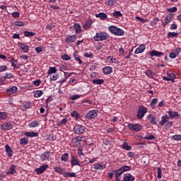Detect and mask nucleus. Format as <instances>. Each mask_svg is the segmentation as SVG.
Wrapping results in <instances>:
<instances>
[{"mask_svg": "<svg viewBox=\"0 0 181 181\" xmlns=\"http://www.w3.org/2000/svg\"><path fill=\"white\" fill-rule=\"evenodd\" d=\"M107 30L115 36H124L125 34V32L122 28H119L115 25H110Z\"/></svg>", "mask_w": 181, "mask_h": 181, "instance_id": "nucleus-1", "label": "nucleus"}, {"mask_svg": "<svg viewBox=\"0 0 181 181\" xmlns=\"http://www.w3.org/2000/svg\"><path fill=\"white\" fill-rule=\"evenodd\" d=\"M110 36L105 32H99L95 34V36L93 37V40L95 42H103L107 39H109Z\"/></svg>", "mask_w": 181, "mask_h": 181, "instance_id": "nucleus-2", "label": "nucleus"}, {"mask_svg": "<svg viewBox=\"0 0 181 181\" xmlns=\"http://www.w3.org/2000/svg\"><path fill=\"white\" fill-rule=\"evenodd\" d=\"M127 127L130 131L134 132H139L143 129V126L139 124H128Z\"/></svg>", "mask_w": 181, "mask_h": 181, "instance_id": "nucleus-3", "label": "nucleus"}, {"mask_svg": "<svg viewBox=\"0 0 181 181\" xmlns=\"http://www.w3.org/2000/svg\"><path fill=\"white\" fill-rule=\"evenodd\" d=\"M147 112H148L147 107H144V105H141L140 107H139L137 118L142 119Z\"/></svg>", "mask_w": 181, "mask_h": 181, "instance_id": "nucleus-4", "label": "nucleus"}, {"mask_svg": "<svg viewBox=\"0 0 181 181\" xmlns=\"http://www.w3.org/2000/svg\"><path fill=\"white\" fill-rule=\"evenodd\" d=\"M85 130H86L85 127L82 126L81 124H76L74 127V129H73V131H74L76 135H81L83 134Z\"/></svg>", "mask_w": 181, "mask_h": 181, "instance_id": "nucleus-5", "label": "nucleus"}, {"mask_svg": "<svg viewBox=\"0 0 181 181\" xmlns=\"http://www.w3.org/2000/svg\"><path fill=\"white\" fill-rule=\"evenodd\" d=\"M72 167L78 166L81 167V161L78 160V158L75 156V155L71 154V160H69Z\"/></svg>", "mask_w": 181, "mask_h": 181, "instance_id": "nucleus-6", "label": "nucleus"}, {"mask_svg": "<svg viewBox=\"0 0 181 181\" xmlns=\"http://www.w3.org/2000/svg\"><path fill=\"white\" fill-rule=\"evenodd\" d=\"M98 110H90L88 112L86 115V118L88 119H95L96 117H98Z\"/></svg>", "mask_w": 181, "mask_h": 181, "instance_id": "nucleus-7", "label": "nucleus"}, {"mask_svg": "<svg viewBox=\"0 0 181 181\" xmlns=\"http://www.w3.org/2000/svg\"><path fill=\"white\" fill-rule=\"evenodd\" d=\"M49 168V165L47 164H44L42 165H40V168H35V173H37V175H41L45 173Z\"/></svg>", "mask_w": 181, "mask_h": 181, "instance_id": "nucleus-8", "label": "nucleus"}, {"mask_svg": "<svg viewBox=\"0 0 181 181\" xmlns=\"http://www.w3.org/2000/svg\"><path fill=\"white\" fill-rule=\"evenodd\" d=\"M173 17V16L172 14L166 15L165 20H163L162 21L163 28H166L167 25L170 23Z\"/></svg>", "mask_w": 181, "mask_h": 181, "instance_id": "nucleus-9", "label": "nucleus"}, {"mask_svg": "<svg viewBox=\"0 0 181 181\" xmlns=\"http://www.w3.org/2000/svg\"><path fill=\"white\" fill-rule=\"evenodd\" d=\"M51 156V152L50 151H47L44 152L40 155V160L42 162H44L45 160H49V158Z\"/></svg>", "mask_w": 181, "mask_h": 181, "instance_id": "nucleus-10", "label": "nucleus"}, {"mask_svg": "<svg viewBox=\"0 0 181 181\" xmlns=\"http://www.w3.org/2000/svg\"><path fill=\"white\" fill-rule=\"evenodd\" d=\"M136 177L130 173L124 174L123 180L122 181H135Z\"/></svg>", "mask_w": 181, "mask_h": 181, "instance_id": "nucleus-11", "label": "nucleus"}, {"mask_svg": "<svg viewBox=\"0 0 181 181\" xmlns=\"http://www.w3.org/2000/svg\"><path fill=\"white\" fill-rule=\"evenodd\" d=\"M18 47H20V49H21V51H23V52H24V53H28L29 52V46L25 45L24 43L18 42Z\"/></svg>", "mask_w": 181, "mask_h": 181, "instance_id": "nucleus-12", "label": "nucleus"}, {"mask_svg": "<svg viewBox=\"0 0 181 181\" xmlns=\"http://www.w3.org/2000/svg\"><path fill=\"white\" fill-rule=\"evenodd\" d=\"M76 39H77V35H69L66 37L65 42L66 44H71V43H74Z\"/></svg>", "mask_w": 181, "mask_h": 181, "instance_id": "nucleus-13", "label": "nucleus"}, {"mask_svg": "<svg viewBox=\"0 0 181 181\" xmlns=\"http://www.w3.org/2000/svg\"><path fill=\"white\" fill-rule=\"evenodd\" d=\"M16 173V165H11L8 168V170L6 171V175H15Z\"/></svg>", "mask_w": 181, "mask_h": 181, "instance_id": "nucleus-14", "label": "nucleus"}, {"mask_svg": "<svg viewBox=\"0 0 181 181\" xmlns=\"http://www.w3.org/2000/svg\"><path fill=\"white\" fill-rule=\"evenodd\" d=\"M169 117L167 115L161 117V120L159 122V125L163 127L165 124L169 122Z\"/></svg>", "mask_w": 181, "mask_h": 181, "instance_id": "nucleus-15", "label": "nucleus"}, {"mask_svg": "<svg viewBox=\"0 0 181 181\" xmlns=\"http://www.w3.org/2000/svg\"><path fill=\"white\" fill-rule=\"evenodd\" d=\"M1 128L2 130L9 131L13 129V125L8 122H6V123L1 124Z\"/></svg>", "mask_w": 181, "mask_h": 181, "instance_id": "nucleus-16", "label": "nucleus"}, {"mask_svg": "<svg viewBox=\"0 0 181 181\" xmlns=\"http://www.w3.org/2000/svg\"><path fill=\"white\" fill-rule=\"evenodd\" d=\"M113 71L112 66H104L103 68V73L105 75L111 74Z\"/></svg>", "mask_w": 181, "mask_h": 181, "instance_id": "nucleus-17", "label": "nucleus"}, {"mask_svg": "<svg viewBox=\"0 0 181 181\" xmlns=\"http://www.w3.org/2000/svg\"><path fill=\"white\" fill-rule=\"evenodd\" d=\"M168 114L169 115L170 119H171L177 118L179 117V114L176 111L168 110Z\"/></svg>", "mask_w": 181, "mask_h": 181, "instance_id": "nucleus-18", "label": "nucleus"}, {"mask_svg": "<svg viewBox=\"0 0 181 181\" xmlns=\"http://www.w3.org/2000/svg\"><path fill=\"white\" fill-rule=\"evenodd\" d=\"M24 135H25V136H27L28 138H36V137L39 136V133H36L34 132H25Z\"/></svg>", "mask_w": 181, "mask_h": 181, "instance_id": "nucleus-19", "label": "nucleus"}, {"mask_svg": "<svg viewBox=\"0 0 181 181\" xmlns=\"http://www.w3.org/2000/svg\"><path fill=\"white\" fill-rule=\"evenodd\" d=\"M95 17L99 18L102 21H105L107 18H108V16L104 12H100L99 13L95 14Z\"/></svg>", "mask_w": 181, "mask_h": 181, "instance_id": "nucleus-20", "label": "nucleus"}, {"mask_svg": "<svg viewBox=\"0 0 181 181\" xmlns=\"http://www.w3.org/2000/svg\"><path fill=\"white\" fill-rule=\"evenodd\" d=\"M106 165L104 164H101V163H95V165H93V168H95V170H104L105 169Z\"/></svg>", "mask_w": 181, "mask_h": 181, "instance_id": "nucleus-21", "label": "nucleus"}, {"mask_svg": "<svg viewBox=\"0 0 181 181\" xmlns=\"http://www.w3.org/2000/svg\"><path fill=\"white\" fill-rule=\"evenodd\" d=\"M151 57H160L163 55V53L157 50H152L150 54Z\"/></svg>", "mask_w": 181, "mask_h": 181, "instance_id": "nucleus-22", "label": "nucleus"}, {"mask_svg": "<svg viewBox=\"0 0 181 181\" xmlns=\"http://www.w3.org/2000/svg\"><path fill=\"white\" fill-rule=\"evenodd\" d=\"M64 177L69 178V177H76L77 175H76L75 173H70V172H64V174H62Z\"/></svg>", "mask_w": 181, "mask_h": 181, "instance_id": "nucleus-23", "label": "nucleus"}, {"mask_svg": "<svg viewBox=\"0 0 181 181\" xmlns=\"http://www.w3.org/2000/svg\"><path fill=\"white\" fill-rule=\"evenodd\" d=\"M145 50V45H141L140 47H139L136 49L134 51L135 54H139L142 52H144Z\"/></svg>", "mask_w": 181, "mask_h": 181, "instance_id": "nucleus-24", "label": "nucleus"}, {"mask_svg": "<svg viewBox=\"0 0 181 181\" xmlns=\"http://www.w3.org/2000/svg\"><path fill=\"white\" fill-rule=\"evenodd\" d=\"M148 120H150L151 124L157 125L156 118H155L153 115L150 114L147 116Z\"/></svg>", "mask_w": 181, "mask_h": 181, "instance_id": "nucleus-25", "label": "nucleus"}, {"mask_svg": "<svg viewBox=\"0 0 181 181\" xmlns=\"http://www.w3.org/2000/svg\"><path fill=\"white\" fill-rule=\"evenodd\" d=\"M73 28H74L75 33L76 34H79L81 33V26L79 23H75L74 25H73Z\"/></svg>", "mask_w": 181, "mask_h": 181, "instance_id": "nucleus-26", "label": "nucleus"}, {"mask_svg": "<svg viewBox=\"0 0 181 181\" xmlns=\"http://www.w3.org/2000/svg\"><path fill=\"white\" fill-rule=\"evenodd\" d=\"M110 16H113L115 18H119V17L122 16V13L119 11H114L110 13Z\"/></svg>", "mask_w": 181, "mask_h": 181, "instance_id": "nucleus-27", "label": "nucleus"}, {"mask_svg": "<svg viewBox=\"0 0 181 181\" xmlns=\"http://www.w3.org/2000/svg\"><path fill=\"white\" fill-rule=\"evenodd\" d=\"M4 148H6V151L7 153V156L9 157H12L13 156V151L11 146H9L8 145H6V146H4Z\"/></svg>", "mask_w": 181, "mask_h": 181, "instance_id": "nucleus-28", "label": "nucleus"}, {"mask_svg": "<svg viewBox=\"0 0 181 181\" xmlns=\"http://www.w3.org/2000/svg\"><path fill=\"white\" fill-rule=\"evenodd\" d=\"M6 93H8L9 94H16V92H18V87L13 86L10 88L9 89H6Z\"/></svg>", "mask_w": 181, "mask_h": 181, "instance_id": "nucleus-29", "label": "nucleus"}, {"mask_svg": "<svg viewBox=\"0 0 181 181\" xmlns=\"http://www.w3.org/2000/svg\"><path fill=\"white\" fill-rule=\"evenodd\" d=\"M33 94H34V98H40V96H42L44 93L42 92V90H34Z\"/></svg>", "mask_w": 181, "mask_h": 181, "instance_id": "nucleus-30", "label": "nucleus"}, {"mask_svg": "<svg viewBox=\"0 0 181 181\" xmlns=\"http://www.w3.org/2000/svg\"><path fill=\"white\" fill-rule=\"evenodd\" d=\"M145 74L150 78H153V77L155 76V73L153 71H151V69L146 70Z\"/></svg>", "mask_w": 181, "mask_h": 181, "instance_id": "nucleus-31", "label": "nucleus"}, {"mask_svg": "<svg viewBox=\"0 0 181 181\" xmlns=\"http://www.w3.org/2000/svg\"><path fill=\"white\" fill-rule=\"evenodd\" d=\"M92 83L95 85H103L105 83V80L95 78L92 81Z\"/></svg>", "mask_w": 181, "mask_h": 181, "instance_id": "nucleus-32", "label": "nucleus"}, {"mask_svg": "<svg viewBox=\"0 0 181 181\" xmlns=\"http://www.w3.org/2000/svg\"><path fill=\"white\" fill-rule=\"evenodd\" d=\"M121 147L122 148L127 151H130L131 150H132V146H129L127 142H124V144H122Z\"/></svg>", "mask_w": 181, "mask_h": 181, "instance_id": "nucleus-33", "label": "nucleus"}, {"mask_svg": "<svg viewBox=\"0 0 181 181\" xmlns=\"http://www.w3.org/2000/svg\"><path fill=\"white\" fill-rule=\"evenodd\" d=\"M107 60H109L110 63H112L115 64H117L119 63V61L116 58H113L112 56H107Z\"/></svg>", "mask_w": 181, "mask_h": 181, "instance_id": "nucleus-34", "label": "nucleus"}, {"mask_svg": "<svg viewBox=\"0 0 181 181\" xmlns=\"http://www.w3.org/2000/svg\"><path fill=\"white\" fill-rule=\"evenodd\" d=\"M23 35L25 37H30L35 36L36 33L30 31H24Z\"/></svg>", "mask_w": 181, "mask_h": 181, "instance_id": "nucleus-35", "label": "nucleus"}, {"mask_svg": "<svg viewBox=\"0 0 181 181\" xmlns=\"http://www.w3.org/2000/svg\"><path fill=\"white\" fill-rule=\"evenodd\" d=\"M57 71V68L54 67V66H50V68H49V70H48V75L50 76L51 74H56Z\"/></svg>", "mask_w": 181, "mask_h": 181, "instance_id": "nucleus-36", "label": "nucleus"}, {"mask_svg": "<svg viewBox=\"0 0 181 181\" xmlns=\"http://www.w3.org/2000/svg\"><path fill=\"white\" fill-rule=\"evenodd\" d=\"M28 143H29L28 139L25 137L21 139L20 140V144L21 146H26L27 144H28Z\"/></svg>", "mask_w": 181, "mask_h": 181, "instance_id": "nucleus-37", "label": "nucleus"}, {"mask_svg": "<svg viewBox=\"0 0 181 181\" xmlns=\"http://www.w3.org/2000/svg\"><path fill=\"white\" fill-rule=\"evenodd\" d=\"M92 23L90 21H87L86 24L83 25V28L87 30L88 28H91Z\"/></svg>", "mask_w": 181, "mask_h": 181, "instance_id": "nucleus-38", "label": "nucleus"}, {"mask_svg": "<svg viewBox=\"0 0 181 181\" xmlns=\"http://www.w3.org/2000/svg\"><path fill=\"white\" fill-rule=\"evenodd\" d=\"M178 36V33H175V32H169L168 33V39H171V38H173V37H175Z\"/></svg>", "mask_w": 181, "mask_h": 181, "instance_id": "nucleus-39", "label": "nucleus"}, {"mask_svg": "<svg viewBox=\"0 0 181 181\" xmlns=\"http://www.w3.org/2000/svg\"><path fill=\"white\" fill-rule=\"evenodd\" d=\"M78 156L80 158H82L85 157V153L84 152H83V149L81 147H79L78 148Z\"/></svg>", "mask_w": 181, "mask_h": 181, "instance_id": "nucleus-40", "label": "nucleus"}, {"mask_svg": "<svg viewBox=\"0 0 181 181\" xmlns=\"http://www.w3.org/2000/svg\"><path fill=\"white\" fill-rule=\"evenodd\" d=\"M117 170H119L123 173H125L130 170V167L129 165H123L120 168H118Z\"/></svg>", "mask_w": 181, "mask_h": 181, "instance_id": "nucleus-41", "label": "nucleus"}, {"mask_svg": "<svg viewBox=\"0 0 181 181\" xmlns=\"http://www.w3.org/2000/svg\"><path fill=\"white\" fill-rule=\"evenodd\" d=\"M55 173H59V175H64L65 172H64L63 169L60 167H55L54 168Z\"/></svg>", "mask_w": 181, "mask_h": 181, "instance_id": "nucleus-42", "label": "nucleus"}, {"mask_svg": "<svg viewBox=\"0 0 181 181\" xmlns=\"http://www.w3.org/2000/svg\"><path fill=\"white\" fill-rule=\"evenodd\" d=\"M112 172L113 174L115 175V177H119V176H122V173H124L123 172L119 170H113Z\"/></svg>", "mask_w": 181, "mask_h": 181, "instance_id": "nucleus-43", "label": "nucleus"}, {"mask_svg": "<svg viewBox=\"0 0 181 181\" xmlns=\"http://www.w3.org/2000/svg\"><path fill=\"white\" fill-rule=\"evenodd\" d=\"M112 172L113 174L115 175V177H119V176H122V173H124L123 172L119 170H113Z\"/></svg>", "mask_w": 181, "mask_h": 181, "instance_id": "nucleus-44", "label": "nucleus"}, {"mask_svg": "<svg viewBox=\"0 0 181 181\" xmlns=\"http://www.w3.org/2000/svg\"><path fill=\"white\" fill-rule=\"evenodd\" d=\"M28 127H30V128H35L37 127H39V122L37 121H34L30 123V124H28Z\"/></svg>", "mask_w": 181, "mask_h": 181, "instance_id": "nucleus-45", "label": "nucleus"}, {"mask_svg": "<svg viewBox=\"0 0 181 181\" xmlns=\"http://www.w3.org/2000/svg\"><path fill=\"white\" fill-rule=\"evenodd\" d=\"M173 141H181V134H175L172 136Z\"/></svg>", "mask_w": 181, "mask_h": 181, "instance_id": "nucleus-46", "label": "nucleus"}, {"mask_svg": "<svg viewBox=\"0 0 181 181\" xmlns=\"http://www.w3.org/2000/svg\"><path fill=\"white\" fill-rule=\"evenodd\" d=\"M8 117V114L5 112H0V120H5Z\"/></svg>", "mask_w": 181, "mask_h": 181, "instance_id": "nucleus-47", "label": "nucleus"}, {"mask_svg": "<svg viewBox=\"0 0 181 181\" xmlns=\"http://www.w3.org/2000/svg\"><path fill=\"white\" fill-rule=\"evenodd\" d=\"M14 25L17 27H23L25 26V23L22 21H14Z\"/></svg>", "mask_w": 181, "mask_h": 181, "instance_id": "nucleus-48", "label": "nucleus"}, {"mask_svg": "<svg viewBox=\"0 0 181 181\" xmlns=\"http://www.w3.org/2000/svg\"><path fill=\"white\" fill-rule=\"evenodd\" d=\"M69 159V154L67 153L62 154L61 157V160L64 162H66Z\"/></svg>", "mask_w": 181, "mask_h": 181, "instance_id": "nucleus-49", "label": "nucleus"}, {"mask_svg": "<svg viewBox=\"0 0 181 181\" xmlns=\"http://www.w3.org/2000/svg\"><path fill=\"white\" fill-rule=\"evenodd\" d=\"M71 115L72 117L76 118V119H77L78 118L80 117V115L78 113L77 111H73V112L71 113Z\"/></svg>", "mask_w": 181, "mask_h": 181, "instance_id": "nucleus-50", "label": "nucleus"}, {"mask_svg": "<svg viewBox=\"0 0 181 181\" xmlns=\"http://www.w3.org/2000/svg\"><path fill=\"white\" fill-rule=\"evenodd\" d=\"M116 4V1L115 0H109L107 2V6H114Z\"/></svg>", "mask_w": 181, "mask_h": 181, "instance_id": "nucleus-51", "label": "nucleus"}, {"mask_svg": "<svg viewBox=\"0 0 181 181\" xmlns=\"http://www.w3.org/2000/svg\"><path fill=\"white\" fill-rule=\"evenodd\" d=\"M168 76L169 78H170L171 79H173V80H175L177 78V75H175L173 72H168Z\"/></svg>", "mask_w": 181, "mask_h": 181, "instance_id": "nucleus-52", "label": "nucleus"}, {"mask_svg": "<svg viewBox=\"0 0 181 181\" xmlns=\"http://www.w3.org/2000/svg\"><path fill=\"white\" fill-rule=\"evenodd\" d=\"M168 11L171 13H176L177 11V8L175 6H173L172 8H168Z\"/></svg>", "mask_w": 181, "mask_h": 181, "instance_id": "nucleus-53", "label": "nucleus"}, {"mask_svg": "<svg viewBox=\"0 0 181 181\" xmlns=\"http://www.w3.org/2000/svg\"><path fill=\"white\" fill-rule=\"evenodd\" d=\"M81 95L78 94H74V95H71L70 96V99H71L72 100H75L76 99H80Z\"/></svg>", "mask_w": 181, "mask_h": 181, "instance_id": "nucleus-54", "label": "nucleus"}, {"mask_svg": "<svg viewBox=\"0 0 181 181\" xmlns=\"http://www.w3.org/2000/svg\"><path fill=\"white\" fill-rule=\"evenodd\" d=\"M157 173H158V175H157L158 179H161V177H162V170H161L160 168H157Z\"/></svg>", "mask_w": 181, "mask_h": 181, "instance_id": "nucleus-55", "label": "nucleus"}, {"mask_svg": "<svg viewBox=\"0 0 181 181\" xmlns=\"http://www.w3.org/2000/svg\"><path fill=\"white\" fill-rule=\"evenodd\" d=\"M173 126V122H168L165 123V129H170Z\"/></svg>", "mask_w": 181, "mask_h": 181, "instance_id": "nucleus-56", "label": "nucleus"}, {"mask_svg": "<svg viewBox=\"0 0 181 181\" xmlns=\"http://www.w3.org/2000/svg\"><path fill=\"white\" fill-rule=\"evenodd\" d=\"M154 139L155 136L153 135H147L144 137V139L147 141H151L153 140Z\"/></svg>", "mask_w": 181, "mask_h": 181, "instance_id": "nucleus-57", "label": "nucleus"}, {"mask_svg": "<svg viewBox=\"0 0 181 181\" xmlns=\"http://www.w3.org/2000/svg\"><path fill=\"white\" fill-rule=\"evenodd\" d=\"M158 103V99L157 98H153L151 100V102L150 103L151 107H154L155 105H156Z\"/></svg>", "mask_w": 181, "mask_h": 181, "instance_id": "nucleus-58", "label": "nucleus"}, {"mask_svg": "<svg viewBox=\"0 0 181 181\" xmlns=\"http://www.w3.org/2000/svg\"><path fill=\"white\" fill-rule=\"evenodd\" d=\"M8 70V66L6 65H1L0 66V73L4 72Z\"/></svg>", "mask_w": 181, "mask_h": 181, "instance_id": "nucleus-59", "label": "nucleus"}, {"mask_svg": "<svg viewBox=\"0 0 181 181\" xmlns=\"http://www.w3.org/2000/svg\"><path fill=\"white\" fill-rule=\"evenodd\" d=\"M135 19H137L139 21L141 22L142 23H145L146 22H148V20L144 19V18H141L139 16L135 17Z\"/></svg>", "mask_w": 181, "mask_h": 181, "instance_id": "nucleus-60", "label": "nucleus"}, {"mask_svg": "<svg viewBox=\"0 0 181 181\" xmlns=\"http://www.w3.org/2000/svg\"><path fill=\"white\" fill-rule=\"evenodd\" d=\"M4 79H11L13 78L11 73H6V76L4 77Z\"/></svg>", "mask_w": 181, "mask_h": 181, "instance_id": "nucleus-61", "label": "nucleus"}, {"mask_svg": "<svg viewBox=\"0 0 181 181\" xmlns=\"http://www.w3.org/2000/svg\"><path fill=\"white\" fill-rule=\"evenodd\" d=\"M172 52H175V54L179 55V54L181 52V47L175 48V49H173Z\"/></svg>", "mask_w": 181, "mask_h": 181, "instance_id": "nucleus-62", "label": "nucleus"}, {"mask_svg": "<svg viewBox=\"0 0 181 181\" xmlns=\"http://www.w3.org/2000/svg\"><path fill=\"white\" fill-rule=\"evenodd\" d=\"M12 16L13 18H18L20 16V13L18 11H14L12 13Z\"/></svg>", "mask_w": 181, "mask_h": 181, "instance_id": "nucleus-63", "label": "nucleus"}, {"mask_svg": "<svg viewBox=\"0 0 181 181\" xmlns=\"http://www.w3.org/2000/svg\"><path fill=\"white\" fill-rule=\"evenodd\" d=\"M83 57L92 58L93 57V54L91 52L83 53Z\"/></svg>", "mask_w": 181, "mask_h": 181, "instance_id": "nucleus-64", "label": "nucleus"}]
</instances>
